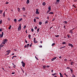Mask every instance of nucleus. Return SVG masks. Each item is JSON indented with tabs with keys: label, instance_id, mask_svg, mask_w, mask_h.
Returning <instances> with one entry per match:
<instances>
[{
	"label": "nucleus",
	"instance_id": "f257e3e1",
	"mask_svg": "<svg viewBox=\"0 0 77 77\" xmlns=\"http://www.w3.org/2000/svg\"><path fill=\"white\" fill-rule=\"evenodd\" d=\"M21 24H20L19 26V27L18 28V31H20V30H21Z\"/></svg>",
	"mask_w": 77,
	"mask_h": 77
},
{
	"label": "nucleus",
	"instance_id": "f03ea898",
	"mask_svg": "<svg viewBox=\"0 0 77 77\" xmlns=\"http://www.w3.org/2000/svg\"><path fill=\"white\" fill-rule=\"evenodd\" d=\"M4 33H3V32H2V34H1L0 35V38H2L3 37V34Z\"/></svg>",
	"mask_w": 77,
	"mask_h": 77
},
{
	"label": "nucleus",
	"instance_id": "7ed1b4c3",
	"mask_svg": "<svg viewBox=\"0 0 77 77\" xmlns=\"http://www.w3.org/2000/svg\"><path fill=\"white\" fill-rule=\"evenodd\" d=\"M34 43H37V42H38L36 40V38H34Z\"/></svg>",
	"mask_w": 77,
	"mask_h": 77
},
{
	"label": "nucleus",
	"instance_id": "20e7f679",
	"mask_svg": "<svg viewBox=\"0 0 77 77\" xmlns=\"http://www.w3.org/2000/svg\"><path fill=\"white\" fill-rule=\"evenodd\" d=\"M3 41L5 43H6V42H8V40H7V39H5L3 40Z\"/></svg>",
	"mask_w": 77,
	"mask_h": 77
},
{
	"label": "nucleus",
	"instance_id": "39448f33",
	"mask_svg": "<svg viewBox=\"0 0 77 77\" xmlns=\"http://www.w3.org/2000/svg\"><path fill=\"white\" fill-rule=\"evenodd\" d=\"M57 58V57H54V58H53L51 60L52 61H53V60H54L55 59H56Z\"/></svg>",
	"mask_w": 77,
	"mask_h": 77
},
{
	"label": "nucleus",
	"instance_id": "423d86ee",
	"mask_svg": "<svg viewBox=\"0 0 77 77\" xmlns=\"http://www.w3.org/2000/svg\"><path fill=\"white\" fill-rule=\"evenodd\" d=\"M68 45L69 46H71V47H73V45L70 43H69Z\"/></svg>",
	"mask_w": 77,
	"mask_h": 77
},
{
	"label": "nucleus",
	"instance_id": "0eeeda50",
	"mask_svg": "<svg viewBox=\"0 0 77 77\" xmlns=\"http://www.w3.org/2000/svg\"><path fill=\"white\" fill-rule=\"evenodd\" d=\"M47 67V66L45 65L43 66V69H45L46 68V67Z\"/></svg>",
	"mask_w": 77,
	"mask_h": 77
},
{
	"label": "nucleus",
	"instance_id": "6e6552de",
	"mask_svg": "<svg viewBox=\"0 0 77 77\" xmlns=\"http://www.w3.org/2000/svg\"><path fill=\"white\" fill-rule=\"evenodd\" d=\"M6 53H11V50H9L8 51H6Z\"/></svg>",
	"mask_w": 77,
	"mask_h": 77
},
{
	"label": "nucleus",
	"instance_id": "1a4fd4ad",
	"mask_svg": "<svg viewBox=\"0 0 77 77\" xmlns=\"http://www.w3.org/2000/svg\"><path fill=\"white\" fill-rule=\"evenodd\" d=\"M30 3V1H29V0H27L26 1V4H29Z\"/></svg>",
	"mask_w": 77,
	"mask_h": 77
},
{
	"label": "nucleus",
	"instance_id": "9d476101",
	"mask_svg": "<svg viewBox=\"0 0 77 77\" xmlns=\"http://www.w3.org/2000/svg\"><path fill=\"white\" fill-rule=\"evenodd\" d=\"M60 77H63V75H62V73H61L60 72Z\"/></svg>",
	"mask_w": 77,
	"mask_h": 77
},
{
	"label": "nucleus",
	"instance_id": "9b49d317",
	"mask_svg": "<svg viewBox=\"0 0 77 77\" xmlns=\"http://www.w3.org/2000/svg\"><path fill=\"white\" fill-rule=\"evenodd\" d=\"M48 9L49 11H51V6H50L48 8Z\"/></svg>",
	"mask_w": 77,
	"mask_h": 77
},
{
	"label": "nucleus",
	"instance_id": "f8f14e48",
	"mask_svg": "<svg viewBox=\"0 0 77 77\" xmlns=\"http://www.w3.org/2000/svg\"><path fill=\"white\" fill-rule=\"evenodd\" d=\"M22 20H23V19L22 18H21V19L18 20V21H19V22H20L21 21H22Z\"/></svg>",
	"mask_w": 77,
	"mask_h": 77
},
{
	"label": "nucleus",
	"instance_id": "ddd939ff",
	"mask_svg": "<svg viewBox=\"0 0 77 77\" xmlns=\"http://www.w3.org/2000/svg\"><path fill=\"white\" fill-rule=\"evenodd\" d=\"M35 14H39V12L38 11H36Z\"/></svg>",
	"mask_w": 77,
	"mask_h": 77
},
{
	"label": "nucleus",
	"instance_id": "4468645a",
	"mask_svg": "<svg viewBox=\"0 0 77 77\" xmlns=\"http://www.w3.org/2000/svg\"><path fill=\"white\" fill-rule=\"evenodd\" d=\"M57 75V73H54V74H52V75H53V76H54V75Z\"/></svg>",
	"mask_w": 77,
	"mask_h": 77
},
{
	"label": "nucleus",
	"instance_id": "2eb2a0df",
	"mask_svg": "<svg viewBox=\"0 0 77 77\" xmlns=\"http://www.w3.org/2000/svg\"><path fill=\"white\" fill-rule=\"evenodd\" d=\"M11 27H12V26H11V25H10L8 27V29L10 30V29H11Z\"/></svg>",
	"mask_w": 77,
	"mask_h": 77
},
{
	"label": "nucleus",
	"instance_id": "dca6fc26",
	"mask_svg": "<svg viewBox=\"0 0 77 77\" xmlns=\"http://www.w3.org/2000/svg\"><path fill=\"white\" fill-rule=\"evenodd\" d=\"M69 33H71L72 34V33H73V32H72V30H70Z\"/></svg>",
	"mask_w": 77,
	"mask_h": 77
},
{
	"label": "nucleus",
	"instance_id": "f3484780",
	"mask_svg": "<svg viewBox=\"0 0 77 77\" xmlns=\"http://www.w3.org/2000/svg\"><path fill=\"white\" fill-rule=\"evenodd\" d=\"M54 14L53 12H51L49 13V14Z\"/></svg>",
	"mask_w": 77,
	"mask_h": 77
},
{
	"label": "nucleus",
	"instance_id": "a211bd4d",
	"mask_svg": "<svg viewBox=\"0 0 77 77\" xmlns=\"http://www.w3.org/2000/svg\"><path fill=\"white\" fill-rule=\"evenodd\" d=\"M22 66L23 67H24V66H25V63H23L22 64Z\"/></svg>",
	"mask_w": 77,
	"mask_h": 77
},
{
	"label": "nucleus",
	"instance_id": "6ab92c4d",
	"mask_svg": "<svg viewBox=\"0 0 77 77\" xmlns=\"http://www.w3.org/2000/svg\"><path fill=\"white\" fill-rule=\"evenodd\" d=\"M74 63V62H73V61L71 62L70 63H71V65H73V63Z\"/></svg>",
	"mask_w": 77,
	"mask_h": 77
},
{
	"label": "nucleus",
	"instance_id": "aec40b11",
	"mask_svg": "<svg viewBox=\"0 0 77 77\" xmlns=\"http://www.w3.org/2000/svg\"><path fill=\"white\" fill-rule=\"evenodd\" d=\"M22 10L23 11H26V9H25V8L23 7L22 8Z\"/></svg>",
	"mask_w": 77,
	"mask_h": 77
},
{
	"label": "nucleus",
	"instance_id": "412c9836",
	"mask_svg": "<svg viewBox=\"0 0 77 77\" xmlns=\"http://www.w3.org/2000/svg\"><path fill=\"white\" fill-rule=\"evenodd\" d=\"M1 44H2V45H3V44H5V43L4 42H2L1 43Z\"/></svg>",
	"mask_w": 77,
	"mask_h": 77
},
{
	"label": "nucleus",
	"instance_id": "4be33fe9",
	"mask_svg": "<svg viewBox=\"0 0 77 77\" xmlns=\"http://www.w3.org/2000/svg\"><path fill=\"white\" fill-rule=\"evenodd\" d=\"M45 2H44L43 3H42V5H43V6H45Z\"/></svg>",
	"mask_w": 77,
	"mask_h": 77
},
{
	"label": "nucleus",
	"instance_id": "5701e85b",
	"mask_svg": "<svg viewBox=\"0 0 77 77\" xmlns=\"http://www.w3.org/2000/svg\"><path fill=\"white\" fill-rule=\"evenodd\" d=\"M29 39H30V37H31V35L29 34L28 35Z\"/></svg>",
	"mask_w": 77,
	"mask_h": 77
},
{
	"label": "nucleus",
	"instance_id": "b1692460",
	"mask_svg": "<svg viewBox=\"0 0 77 77\" xmlns=\"http://www.w3.org/2000/svg\"><path fill=\"white\" fill-rule=\"evenodd\" d=\"M62 44L63 45H64V44H66V42H63Z\"/></svg>",
	"mask_w": 77,
	"mask_h": 77
},
{
	"label": "nucleus",
	"instance_id": "393cba45",
	"mask_svg": "<svg viewBox=\"0 0 77 77\" xmlns=\"http://www.w3.org/2000/svg\"><path fill=\"white\" fill-rule=\"evenodd\" d=\"M14 22H15V23H16L17 22V19H15L14 20Z\"/></svg>",
	"mask_w": 77,
	"mask_h": 77
},
{
	"label": "nucleus",
	"instance_id": "a878e982",
	"mask_svg": "<svg viewBox=\"0 0 77 77\" xmlns=\"http://www.w3.org/2000/svg\"><path fill=\"white\" fill-rule=\"evenodd\" d=\"M65 23V24H67L68 22L66 21H64V22H63V23Z\"/></svg>",
	"mask_w": 77,
	"mask_h": 77
},
{
	"label": "nucleus",
	"instance_id": "bb28decb",
	"mask_svg": "<svg viewBox=\"0 0 77 77\" xmlns=\"http://www.w3.org/2000/svg\"><path fill=\"white\" fill-rule=\"evenodd\" d=\"M39 24L40 25H41L42 24V22H40L39 23Z\"/></svg>",
	"mask_w": 77,
	"mask_h": 77
},
{
	"label": "nucleus",
	"instance_id": "cd10ccee",
	"mask_svg": "<svg viewBox=\"0 0 77 77\" xmlns=\"http://www.w3.org/2000/svg\"><path fill=\"white\" fill-rule=\"evenodd\" d=\"M2 47H3V46L2 45V44H1L0 45V48H2Z\"/></svg>",
	"mask_w": 77,
	"mask_h": 77
},
{
	"label": "nucleus",
	"instance_id": "c85d7f7f",
	"mask_svg": "<svg viewBox=\"0 0 77 77\" xmlns=\"http://www.w3.org/2000/svg\"><path fill=\"white\" fill-rule=\"evenodd\" d=\"M51 45H52V46H54V45H55V43H53Z\"/></svg>",
	"mask_w": 77,
	"mask_h": 77
},
{
	"label": "nucleus",
	"instance_id": "c756f323",
	"mask_svg": "<svg viewBox=\"0 0 77 77\" xmlns=\"http://www.w3.org/2000/svg\"><path fill=\"white\" fill-rule=\"evenodd\" d=\"M17 10L18 12H20V9L19 8H18Z\"/></svg>",
	"mask_w": 77,
	"mask_h": 77
},
{
	"label": "nucleus",
	"instance_id": "7c9ffc66",
	"mask_svg": "<svg viewBox=\"0 0 77 77\" xmlns=\"http://www.w3.org/2000/svg\"><path fill=\"white\" fill-rule=\"evenodd\" d=\"M50 11V10H48L47 11V14H48V13H49V12Z\"/></svg>",
	"mask_w": 77,
	"mask_h": 77
},
{
	"label": "nucleus",
	"instance_id": "2f4dec72",
	"mask_svg": "<svg viewBox=\"0 0 77 77\" xmlns=\"http://www.w3.org/2000/svg\"><path fill=\"white\" fill-rule=\"evenodd\" d=\"M59 35H55V37L56 38H57V37H59Z\"/></svg>",
	"mask_w": 77,
	"mask_h": 77
},
{
	"label": "nucleus",
	"instance_id": "473e14b6",
	"mask_svg": "<svg viewBox=\"0 0 77 77\" xmlns=\"http://www.w3.org/2000/svg\"><path fill=\"white\" fill-rule=\"evenodd\" d=\"M31 31L32 32H33V31H34V29H33V28L31 29Z\"/></svg>",
	"mask_w": 77,
	"mask_h": 77
},
{
	"label": "nucleus",
	"instance_id": "72a5a7b5",
	"mask_svg": "<svg viewBox=\"0 0 77 77\" xmlns=\"http://www.w3.org/2000/svg\"><path fill=\"white\" fill-rule=\"evenodd\" d=\"M60 1V0H57L56 2L57 3V2H59Z\"/></svg>",
	"mask_w": 77,
	"mask_h": 77
},
{
	"label": "nucleus",
	"instance_id": "f704fd0d",
	"mask_svg": "<svg viewBox=\"0 0 77 77\" xmlns=\"http://www.w3.org/2000/svg\"><path fill=\"white\" fill-rule=\"evenodd\" d=\"M8 21H10L11 20V19L9 17L8 18Z\"/></svg>",
	"mask_w": 77,
	"mask_h": 77
},
{
	"label": "nucleus",
	"instance_id": "c9c22d12",
	"mask_svg": "<svg viewBox=\"0 0 77 77\" xmlns=\"http://www.w3.org/2000/svg\"><path fill=\"white\" fill-rule=\"evenodd\" d=\"M0 14H2V11L0 10Z\"/></svg>",
	"mask_w": 77,
	"mask_h": 77
},
{
	"label": "nucleus",
	"instance_id": "e433bc0d",
	"mask_svg": "<svg viewBox=\"0 0 77 77\" xmlns=\"http://www.w3.org/2000/svg\"><path fill=\"white\" fill-rule=\"evenodd\" d=\"M2 23V20H1L0 21V24H1Z\"/></svg>",
	"mask_w": 77,
	"mask_h": 77
},
{
	"label": "nucleus",
	"instance_id": "4c0bfd02",
	"mask_svg": "<svg viewBox=\"0 0 77 77\" xmlns=\"http://www.w3.org/2000/svg\"><path fill=\"white\" fill-rule=\"evenodd\" d=\"M35 59H37V60H38V58H37L36 57V56H35Z\"/></svg>",
	"mask_w": 77,
	"mask_h": 77
},
{
	"label": "nucleus",
	"instance_id": "58836bf2",
	"mask_svg": "<svg viewBox=\"0 0 77 77\" xmlns=\"http://www.w3.org/2000/svg\"><path fill=\"white\" fill-rule=\"evenodd\" d=\"M70 70L71 71V72H73V71H72V69H70Z\"/></svg>",
	"mask_w": 77,
	"mask_h": 77
},
{
	"label": "nucleus",
	"instance_id": "ea45409f",
	"mask_svg": "<svg viewBox=\"0 0 77 77\" xmlns=\"http://www.w3.org/2000/svg\"><path fill=\"white\" fill-rule=\"evenodd\" d=\"M45 24H48V21H46L45 22Z\"/></svg>",
	"mask_w": 77,
	"mask_h": 77
},
{
	"label": "nucleus",
	"instance_id": "a19ab883",
	"mask_svg": "<svg viewBox=\"0 0 77 77\" xmlns=\"http://www.w3.org/2000/svg\"><path fill=\"white\" fill-rule=\"evenodd\" d=\"M26 25L24 26L23 27L24 29H26Z\"/></svg>",
	"mask_w": 77,
	"mask_h": 77
},
{
	"label": "nucleus",
	"instance_id": "79ce46f5",
	"mask_svg": "<svg viewBox=\"0 0 77 77\" xmlns=\"http://www.w3.org/2000/svg\"><path fill=\"white\" fill-rule=\"evenodd\" d=\"M39 47L40 48H42V45H40L39 46Z\"/></svg>",
	"mask_w": 77,
	"mask_h": 77
},
{
	"label": "nucleus",
	"instance_id": "37998d69",
	"mask_svg": "<svg viewBox=\"0 0 77 77\" xmlns=\"http://www.w3.org/2000/svg\"><path fill=\"white\" fill-rule=\"evenodd\" d=\"M39 28H38L37 29V32H39Z\"/></svg>",
	"mask_w": 77,
	"mask_h": 77
},
{
	"label": "nucleus",
	"instance_id": "c03bdc74",
	"mask_svg": "<svg viewBox=\"0 0 77 77\" xmlns=\"http://www.w3.org/2000/svg\"><path fill=\"white\" fill-rule=\"evenodd\" d=\"M65 47H66V46H64L63 47H61V48H65Z\"/></svg>",
	"mask_w": 77,
	"mask_h": 77
},
{
	"label": "nucleus",
	"instance_id": "a18cd8bd",
	"mask_svg": "<svg viewBox=\"0 0 77 77\" xmlns=\"http://www.w3.org/2000/svg\"><path fill=\"white\" fill-rule=\"evenodd\" d=\"M72 77H75V76L74 75H72Z\"/></svg>",
	"mask_w": 77,
	"mask_h": 77
},
{
	"label": "nucleus",
	"instance_id": "49530a36",
	"mask_svg": "<svg viewBox=\"0 0 77 77\" xmlns=\"http://www.w3.org/2000/svg\"><path fill=\"white\" fill-rule=\"evenodd\" d=\"M67 37H68V38H70V36H69V35H68Z\"/></svg>",
	"mask_w": 77,
	"mask_h": 77
},
{
	"label": "nucleus",
	"instance_id": "de8ad7c7",
	"mask_svg": "<svg viewBox=\"0 0 77 77\" xmlns=\"http://www.w3.org/2000/svg\"><path fill=\"white\" fill-rule=\"evenodd\" d=\"M9 53H8L7 54H6L5 55V56H6V55H7V56H8V55H9Z\"/></svg>",
	"mask_w": 77,
	"mask_h": 77
},
{
	"label": "nucleus",
	"instance_id": "09e8293b",
	"mask_svg": "<svg viewBox=\"0 0 77 77\" xmlns=\"http://www.w3.org/2000/svg\"><path fill=\"white\" fill-rule=\"evenodd\" d=\"M32 43H31V44H30V45H29V47H32Z\"/></svg>",
	"mask_w": 77,
	"mask_h": 77
},
{
	"label": "nucleus",
	"instance_id": "8fccbe9b",
	"mask_svg": "<svg viewBox=\"0 0 77 77\" xmlns=\"http://www.w3.org/2000/svg\"><path fill=\"white\" fill-rule=\"evenodd\" d=\"M71 68H70V67H67L66 68V69H70Z\"/></svg>",
	"mask_w": 77,
	"mask_h": 77
},
{
	"label": "nucleus",
	"instance_id": "3c124183",
	"mask_svg": "<svg viewBox=\"0 0 77 77\" xmlns=\"http://www.w3.org/2000/svg\"><path fill=\"white\" fill-rule=\"evenodd\" d=\"M35 29H38V27H37V26H36L35 27Z\"/></svg>",
	"mask_w": 77,
	"mask_h": 77
},
{
	"label": "nucleus",
	"instance_id": "603ef678",
	"mask_svg": "<svg viewBox=\"0 0 77 77\" xmlns=\"http://www.w3.org/2000/svg\"><path fill=\"white\" fill-rule=\"evenodd\" d=\"M36 19H34V22H36Z\"/></svg>",
	"mask_w": 77,
	"mask_h": 77
},
{
	"label": "nucleus",
	"instance_id": "864d4df0",
	"mask_svg": "<svg viewBox=\"0 0 77 77\" xmlns=\"http://www.w3.org/2000/svg\"><path fill=\"white\" fill-rule=\"evenodd\" d=\"M65 27H66V26L65 25H64V28L65 29H66V28H65Z\"/></svg>",
	"mask_w": 77,
	"mask_h": 77
},
{
	"label": "nucleus",
	"instance_id": "5fc2aeb1",
	"mask_svg": "<svg viewBox=\"0 0 77 77\" xmlns=\"http://www.w3.org/2000/svg\"><path fill=\"white\" fill-rule=\"evenodd\" d=\"M15 72H13L12 73V74H15Z\"/></svg>",
	"mask_w": 77,
	"mask_h": 77
},
{
	"label": "nucleus",
	"instance_id": "6e6d98bb",
	"mask_svg": "<svg viewBox=\"0 0 77 77\" xmlns=\"http://www.w3.org/2000/svg\"><path fill=\"white\" fill-rule=\"evenodd\" d=\"M5 4H9V2H6L5 3Z\"/></svg>",
	"mask_w": 77,
	"mask_h": 77
},
{
	"label": "nucleus",
	"instance_id": "4d7b16f0",
	"mask_svg": "<svg viewBox=\"0 0 77 77\" xmlns=\"http://www.w3.org/2000/svg\"><path fill=\"white\" fill-rule=\"evenodd\" d=\"M23 17H26V15H23Z\"/></svg>",
	"mask_w": 77,
	"mask_h": 77
},
{
	"label": "nucleus",
	"instance_id": "13d9d810",
	"mask_svg": "<svg viewBox=\"0 0 77 77\" xmlns=\"http://www.w3.org/2000/svg\"><path fill=\"white\" fill-rule=\"evenodd\" d=\"M3 17H5V14H3Z\"/></svg>",
	"mask_w": 77,
	"mask_h": 77
},
{
	"label": "nucleus",
	"instance_id": "bf43d9fd",
	"mask_svg": "<svg viewBox=\"0 0 77 77\" xmlns=\"http://www.w3.org/2000/svg\"><path fill=\"white\" fill-rule=\"evenodd\" d=\"M2 28H1L0 29V32H2Z\"/></svg>",
	"mask_w": 77,
	"mask_h": 77
},
{
	"label": "nucleus",
	"instance_id": "052dcab7",
	"mask_svg": "<svg viewBox=\"0 0 77 77\" xmlns=\"http://www.w3.org/2000/svg\"><path fill=\"white\" fill-rule=\"evenodd\" d=\"M64 61H66V60H67V59H64Z\"/></svg>",
	"mask_w": 77,
	"mask_h": 77
},
{
	"label": "nucleus",
	"instance_id": "680f3d73",
	"mask_svg": "<svg viewBox=\"0 0 77 77\" xmlns=\"http://www.w3.org/2000/svg\"><path fill=\"white\" fill-rule=\"evenodd\" d=\"M38 10H38V9H36V11H38Z\"/></svg>",
	"mask_w": 77,
	"mask_h": 77
},
{
	"label": "nucleus",
	"instance_id": "e2e57ef3",
	"mask_svg": "<svg viewBox=\"0 0 77 77\" xmlns=\"http://www.w3.org/2000/svg\"><path fill=\"white\" fill-rule=\"evenodd\" d=\"M49 18H50V17H47V19H48V20H49Z\"/></svg>",
	"mask_w": 77,
	"mask_h": 77
},
{
	"label": "nucleus",
	"instance_id": "0e129e2a",
	"mask_svg": "<svg viewBox=\"0 0 77 77\" xmlns=\"http://www.w3.org/2000/svg\"><path fill=\"white\" fill-rule=\"evenodd\" d=\"M26 33H27V30H26Z\"/></svg>",
	"mask_w": 77,
	"mask_h": 77
},
{
	"label": "nucleus",
	"instance_id": "69168bd1",
	"mask_svg": "<svg viewBox=\"0 0 77 77\" xmlns=\"http://www.w3.org/2000/svg\"><path fill=\"white\" fill-rule=\"evenodd\" d=\"M53 19H54L52 20V21H54V20H55V19H54V18H53Z\"/></svg>",
	"mask_w": 77,
	"mask_h": 77
},
{
	"label": "nucleus",
	"instance_id": "338daca9",
	"mask_svg": "<svg viewBox=\"0 0 77 77\" xmlns=\"http://www.w3.org/2000/svg\"><path fill=\"white\" fill-rule=\"evenodd\" d=\"M24 48H26V47H27V45H25V46L24 47Z\"/></svg>",
	"mask_w": 77,
	"mask_h": 77
},
{
	"label": "nucleus",
	"instance_id": "774afa93",
	"mask_svg": "<svg viewBox=\"0 0 77 77\" xmlns=\"http://www.w3.org/2000/svg\"><path fill=\"white\" fill-rule=\"evenodd\" d=\"M25 42L26 43H27V40H25Z\"/></svg>",
	"mask_w": 77,
	"mask_h": 77
}]
</instances>
